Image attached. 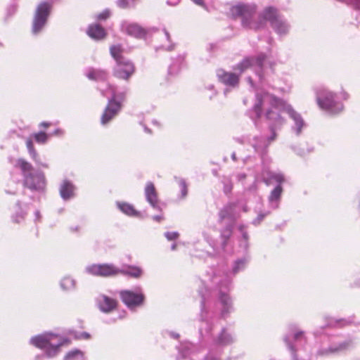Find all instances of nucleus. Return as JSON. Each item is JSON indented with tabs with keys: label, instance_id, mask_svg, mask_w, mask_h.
Segmentation results:
<instances>
[{
	"label": "nucleus",
	"instance_id": "7ed1b4c3",
	"mask_svg": "<svg viewBox=\"0 0 360 360\" xmlns=\"http://www.w3.org/2000/svg\"><path fill=\"white\" fill-rule=\"evenodd\" d=\"M30 341L36 347L44 349L50 357L56 356L63 345L58 336L53 334L37 335L33 337Z\"/></svg>",
	"mask_w": 360,
	"mask_h": 360
},
{
	"label": "nucleus",
	"instance_id": "c9c22d12",
	"mask_svg": "<svg viewBox=\"0 0 360 360\" xmlns=\"http://www.w3.org/2000/svg\"><path fill=\"white\" fill-rule=\"evenodd\" d=\"M278 32L279 33H285L286 31H287V25L286 24L283 22V26H282L281 25H278V27H274Z\"/></svg>",
	"mask_w": 360,
	"mask_h": 360
},
{
	"label": "nucleus",
	"instance_id": "2eb2a0df",
	"mask_svg": "<svg viewBox=\"0 0 360 360\" xmlns=\"http://www.w3.org/2000/svg\"><path fill=\"white\" fill-rule=\"evenodd\" d=\"M145 195L147 201L155 207L158 203V198L155 186L152 182H148L146 184L145 188Z\"/></svg>",
	"mask_w": 360,
	"mask_h": 360
},
{
	"label": "nucleus",
	"instance_id": "f3484780",
	"mask_svg": "<svg viewBox=\"0 0 360 360\" xmlns=\"http://www.w3.org/2000/svg\"><path fill=\"white\" fill-rule=\"evenodd\" d=\"M119 274L139 278L143 274V270L136 266H127L125 269H120Z\"/></svg>",
	"mask_w": 360,
	"mask_h": 360
},
{
	"label": "nucleus",
	"instance_id": "a878e982",
	"mask_svg": "<svg viewBox=\"0 0 360 360\" xmlns=\"http://www.w3.org/2000/svg\"><path fill=\"white\" fill-rule=\"evenodd\" d=\"M60 285L64 290H68L75 288V282L70 277H65L61 280Z\"/></svg>",
	"mask_w": 360,
	"mask_h": 360
},
{
	"label": "nucleus",
	"instance_id": "aec40b11",
	"mask_svg": "<svg viewBox=\"0 0 360 360\" xmlns=\"http://www.w3.org/2000/svg\"><path fill=\"white\" fill-rule=\"evenodd\" d=\"M236 206V204L233 202L228 203L224 206L219 212V220L221 221L226 219L231 218L233 214Z\"/></svg>",
	"mask_w": 360,
	"mask_h": 360
},
{
	"label": "nucleus",
	"instance_id": "f03ea898",
	"mask_svg": "<svg viewBox=\"0 0 360 360\" xmlns=\"http://www.w3.org/2000/svg\"><path fill=\"white\" fill-rule=\"evenodd\" d=\"M267 101L271 107L285 111L289 116L295 121L297 127V131L300 133L304 123L300 114H298L292 107L288 104L285 101L271 94L264 91L256 95V102L253 106V111L257 118L261 117L263 112V105Z\"/></svg>",
	"mask_w": 360,
	"mask_h": 360
},
{
	"label": "nucleus",
	"instance_id": "c85d7f7f",
	"mask_svg": "<svg viewBox=\"0 0 360 360\" xmlns=\"http://www.w3.org/2000/svg\"><path fill=\"white\" fill-rule=\"evenodd\" d=\"M33 136L36 142L41 144L45 143L48 140V135L44 131L35 133L33 134Z\"/></svg>",
	"mask_w": 360,
	"mask_h": 360
},
{
	"label": "nucleus",
	"instance_id": "f704fd0d",
	"mask_svg": "<svg viewBox=\"0 0 360 360\" xmlns=\"http://www.w3.org/2000/svg\"><path fill=\"white\" fill-rule=\"evenodd\" d=\"M165 237L169 240H174L179 237V233L176 232H167L165 233Z\"/></svg>",
	"mask_w": 360,
	"mask_h": 360
},
{
	"label": "nucleus",
	"instance_id": "c756f323",
	"mask_svg": "<svg viewBox=\"0 0 360 360\" xmlns=\"http://www.w3.org/2000/svg\"><path fill=\"white\" fill-rule=\"evenodd\" d=\"M111 13L109 9H105L101 13H98L96 16V20L99 21L106 20L108 18L110 17Z\"/></svg>",
	"mask_w": 360,
	"mask_h": 360
},
{
	"label": "nucleus",
	"instance_id": "473e14b6",
	"mask_svg": "<svg viewBox=\"0 0 360 360\" xmlns=\"http://www.w3.org/2000/svg\"><path fill=\"white\" fill-rule=\"evenodd\" d=\"M255 58V64H257L259 67L262 68L263 65V63L266 59V56L264 54H260L257 58Z\"/></svg>",
	"mask_w": 360,
	"mask_h": 360
},
{
	"label": "nucleus",
	"instance_id": "bb28decb",
	"mask_svg": "<svg viewBox=\"0 0 360 360\" xmlns=\"http://www.w3.org/2000/svg\"><path fill=\"white\" fill-rule=\"evenodd\" d=\"M283 192V188L281 185H278L271 192L269 195V200L270 201H276L278 200Z\"/></svg>",
	"mask_w": 360,
	"mask_h": 360
},
{
	"label": "nucleus",
	"instance_id": "58836bf2",
	"mask_svg": "<svg viewBox=\"0 0 360 360\" xmlns=\"http://www.w3.org/2000/svg\"><path fill=\"white\" fill-rule=\"evenodd\" d=\"M26 146L28 149V151H30L33 149H34V146L33 144V142L31 139H27L26 141Z\"/></svg>",
	"mask_w": 360,
	"mask_h": 360
},
{
	"label": "nucleus",
	"instance_id": "a211bd4d",
	"mask_svg": "<svg viewBox=\"0 0 360 360\" xmlns=\"http://www.w3.org/2000/svg\"><path fill=\"white\" fill-rule=\"evenodd\" d=\"M118 208L127 215L130 217H141L139 212L135 210L132 205L127 202H117Z\"/></svg>",
	"mask_w": 360,
	"mask_h": 360
},
{
	"label": "nucleus",
	"instance_id": "a19ab883",
	"mask_svg": "<svg viewBox=\"0 0 360 360\" xmlns=\"http://www.w3.org/2000/svg\"><path fill=\"white\" fill-rule=\"evenodd\" d=\"M29 153H30V156L32 157V158L34 161H37V158H38V154H37V151H36L35 148H34V149H33V150H30V151H29Z\"/></svg>",
	"mask_w": 360,
	"mask_h": 360
},
{
	"label": "nucleus",
	"instance_id": "4468645a",
	"mask_svg": "<svg viewBox=\"0 0 360 360\" xmlns=\"http://www.w3.org/2000/svg\"><path fill=\"white\" fill-rule=\"evenodd\" d=\"M88 36L96 40H101L105 38L107 32L105 30L98 24L90 25L87 29Z\"/></svg>",
	"mask_w": 360,
	"mask_h": 360
},
{
	"label": "nucleus",
	"instance_id": "39448f33",
	"mask_svg": "<svg viewBox=\"0 0 360 360\" xmlns=\"http://www.w3.org/2000/svg\"><path fill=\"white\" fill-rule=\"evenodd\" d=\"M51 9V5L48 2H42L37 6L32 25V32L34 34L40 32L45 25Z\"/></svg>",
	"mask_w": 360,
	"mask_h": 360
},
{
	"label": "nucleus",
	"instance_id": "a18cd8bd",
	"mask_svg": "<svg viewBox=\"0 0 360 360\" xmlns=\"http://www.w3.org/2000/svg\"><path fill=\"white\" fill-rule=\"evenodd\" d=\"M40 125L43 127L48 128L50 127L51 124L46 122H43L40 124Z\"/></svg>",
	"mask_w": 360,
	"mask_h": 360
},
{
	"label": "nucleus",
	"instance_id": "20e7f679",
	"mask_svg": "<svg viewBox=\"0 0 360 360\" xmlns=\"http://www.w3.org/2000/svg\"><path fill=\"white\" fill-rule=\"evenodd\" d=\"M109 88L111 91L112 98L109 100L101 117V123L103 125L109 123L117 115L122 108L120 101H123L125 96L124 93L116 95L115 88L112 86L110 85Z\"/></svg>",
	"mask_w": 360,
	"mask_h": 360
},
{
	"label": "nucleus",
	"instance_id": "6ab92c4d",
	"mask_svg": "<svg viewBox=\"0 0 360 360\" xmlns=\"http://www.w3.org/2000/svg\"><path fill=\"white\" fill-rule=\"evenodd\" d=\"M124 49L121 45H112L110 48V53L117 64L127 60L122 55Z\"/></svg>",
	"mask_w": 360,
	"mask_h": 360
},
{
	"label": "nucleus",
	"instance_id": "cd10ccee",
	"mask_svg": "<svg viewBox=\"0 0 360 360\" xmlns=\"http://www.w3.org/2000/svg\"><path fill=\"white\" fill-rule=\"evenodd\" d=\"M346 347V345H340L337 348H329V349H323V350H319L317 352V354L319 356H324V355H328L330 353H335V352H338L339 350H341V349H343Z\"/></svg>",
	"mask_w": 360,
	"mask_h": 360
},
{
	"label": "nucleus",
	"instance_id": "4be33fe9",
	"mask_svg": "<svg viewBox=\"0 0 360 360\" xmlns=\"http://www.w3.org/2000/svg\"><path fill=\"white\" fill-rule=\"evenodd\" d=\"M73 192H74V186L71 183H70L68 181H65L62 184V186L60 187V195L63 198H64V199L70 198L72 196H73Z\"/></svg>",
	"mask_w": 360,
	"mask_h": 360
},
{
	"label": "nucleus",
	"instance_id": "9d476101",
	"mask_svg": "<svg viewBox=\"0 0 360 360\" xmlns=\"http://www.w3.org/2000/svg\"><path fill=\"white\" fill-rule=\"evenodd\" d=\"M219 81L226 86L236 87L240 82V75L233 72H226L224 70H219L217 72Z\"/></svg>",
	"mask_w": 360,
	"mask_h": 360
},
{
	"label": "nucleus",
	"instance_id": "c03bdc74",
	"mask_svg": "<svg viewBox=\"0 0 360 360\" xmlns=\"http://www.w3.org/2000/svg\"><path fill=\"white\" fill-rule=\"evenodd\" d=\"M353 4L356 8L360 9V0H354Z\"/></svg>",
	"mask_w": 360,
	"mask_h": 360
},
{
	"label": "nucleus",
	"instance_id": "4c0bfd02",
	"mask_svg": "<svg viewBox=\"0 0 360 360\" xmlns=\"http://www.w3.org/2000/svg\"><path fill=\"white\" fill-rule=\"evenodd\" d=\"M304 337V332L303 331H301V330H299V331H297L295 334H294V339L295 340H299L302 338H303Z\"/></svg>",
	"mask_w": 360,
	"mask_h": 360
},
{
	"label": "nucleus",
	"instance_id": "ddd939ff",
	"mask_svg": "<svg viewBox=\"0 0 360 360\" xmlns=\"http://www.w3.org/2000/svg\"><path fill=\"white\" fill-rule=\"evenodd\" d=\"M127 34L136 38H143L146 35V30L136 23H129L124 25Z\"/></svg>",
	"mask_w": 360,
	"mask_h": 360
},
{
	"label": "nucleus",
	"instance_id": "0eeeda50",
	"mask_svg": "<svg viewBox=\"0 0 360 360\" xmlns=\"http://www.w3.org/2000/svg\"><path fill=\"white\" fill-rule=\"evenodd\" d=\"M317 103L321 108L331 112L335 110H341L342 108V105L336 102L335 94L326 90L321 92V95L317 98Z\"/></svg>",
	"mask_w": 360,
	"mask_h": 360
},
{
	"label": "nucleus",
	"instance_id": "6e6552de",
	"mask_svg": "<svg viewBox=\"0 0 360 360\" xmlns=\"http://www.w3.org/2000/svg\"><path fill=\"white\" fill-rule=\"evenodd\" d=\"M122 301L129 308L141 306L145 300L141 292H134L131 290H122L120 292Z\"/></svg>",
	"mask_w": 360,
	"mask_h": 360
},
{
	"label": "nucleus",
	"instance_id": "ea45409f",
	"mask_svg": "<svg viewBox=\"0 0 360 360\" xmlns=\"http://www.w3.org/2000/svg\"><path fill=\"white\" fill-rule=\"evenodd\" d=\"M349 324V322L345 320H338V321H336V325L338 327H344V326H347Z\"/></svg>",
	"mask_w": 360,
	"mask_h": 360
},
{
	"label": "nucleus",
	"instance_id": "5701e85b",
	"mask_svg": "<svg viewBox=\"0 0 360 360\" xmlns=\"http://www.w3.org/2000/svg\"><path fill=\"white\" fill-rule=\"evenodd\" d=\"M88 78L94 80H105L107 79L108 74L103 70H91L87 74Z\"/></svg>",
	"mask_w": 360,
	"mask_h": 360
},
{
	"label": "nucleus",
	"instance_id": "9b49d317",
	"mask_svg": "<svg viewBox=\"0 0 360 360\" xmlns=\"http://www.w3.org/2000/svg\"><path fill=\"white\" fill-rule=\"evenodd\" d=\"M118 304L117 300L105 295H101L98 299V306L104 313H110L116 309Z\"/></svg>",
	"mask_w": 360,
	"mask_h": 360
},
{
	"label": "nucleus",
	"instance_id": "7c9ffc66",
	"mask_svg": "<svg viewBox=\"0 0 360 360\" xmlns=\"http://www.w3.org/2000/svg\"><path fill=\"white\" fill-rule=\"evenodd\" d=\"M179 186L181 191V198H184L186 197L188 194V187L187 184H186L185 181L181 180L179 182Z\"/></svg>",
	"mask_w": 360,
	"mask_h": 360
},
{
	"label": "nucleus",
	"instance_id": "b1692460",
	"mask_svg": "<svg viewBox=\"0 0 360 360\" xmlns=\"http://www.w3.org/2000/svg\"><path fill=\"white\" fill-rule=\"evenodd\" d=\"M265 117L267 120H273L281 125L285 122V119L279 113H276L272 109H268L266 111Z\"/></svg>",
	"mask_w": 360,
	"mask_h": 360
},
{
	"label": "nucleus",
	"instance_id": "49530a36",
	"mask_svg": "<svg viewBox=\"0 0 360 360\" xmlns=\"http://www.w3.org/2000/svg\"><path fill=\"white\" fill-rule=\"evenodd\" d=\"M196 4L201 5L203 2L202 0H193Z\"/></svg>",
	"mask_w": 360,
	"mask_h": 360
},
{
	"label": "nucleus",
	"instance_id": "423d86ee",
	"mask_svg": "<svg viewBox=\"0 0 360 360\" xmlns=\"http://www.w3.org/2000/svg\"><path fill=\"white\" fill-rule=\"evenodd\" d=\"M88 272L95 276L113 277L119 275L120 269L112 264H94L87 268Z\"/></svg>",
	"mask_w": 360,
	"mask_h": 360
},
{
	"label": "nucleus",
	"instance_id": "79ce46f5",
	"mask_svg": "<svg viewBox=\"0 0 360 360\" xmlns=\"http://www.w3.org/2000/svg\"><path fill=\"white\" fill-rule=\"evenodd\" d=\"M233 189V184L231 183L229 185L225 186L224 187V191L225 193H230Z\"/></svg>",
	"mask_w": 360,
	"mask_h": 360
},
{
	"label": "nucleus",
	"instance_id": "dca6fc26",
	"mask_svg": "<svg viewBox=\"0 0 360 360\" xmlns=\"http://www.w3.org/2000/svg\"><path fill=\"white\" fill-rule=\"evenodd\" d=\"M264 180L267 185H270L274 183H277L278 185H281V184L285 181V179L281 173L267 171L264 174Z\"/></svg>",
	"mask_w": 360,
	"mask_h": 360
},
{
	"label": "nucleus",
	"instance_id": "e433bc0d",
	"mask_svg": "<svg viewBox=\"0 0 360 360\" xmlns=\"http://www.w3.org/2000/svg\"><path fill=\"white\" fill-rule=\"evenodd\" d=\"M271 131L272 134L270 137L268 138V140H267L269 144H270L272 141H274L277 137V134L275 131L274 127H271Z\"/></svg>",
	"mask_w": 360,
	"mask_h": 360
},
{
	"label": "nucleus",
	"instance_id": "412c9836",
	"mask_svg": "<svg viewBox=\"0 0 360 360\" xmlns=\"http://www.w3.org/2000/svg\"><path fill=\"white\" fill-rule=\"evenodd\" d=\"M255 64L254 58H245L240 63L233 68V70H238L240 74L250 68Z\"/></svg>",
	"mask_w": 360,
	"mask_h": 360
},
{
	"label": "nucleus",
	"instance_id": "1a4fd4ad",
	"mask_svg": "<svg viewBox=\"0 0 360 360\" xmlns=\"http://www.w3.org/2000/svg\"><path fill=\"white\" fill-rule=\"evenodd\" d=\"M135 72V67L134 64L128 60H125L122 63L117 64L114 70L113 75L118 79L128 80L129 78Z\"/></svg>",
	"mask_w": 360,
	"mask_h": 360
},
{
	"label": "nucleus",
	"instance_id": "37998d69",
	"mask_svg": "<svg viewBox=\"0 0 360 360\" xmlns=\"http://www.w3.org/2000/svg\"><path fill=\"white\" fill-rule=\"evenodd\" d=\"M153 219L158 222H160L164 220V217L162 215H155L153 217Z\"/></svg>",
	"mask_w": 360,
	"mask_h": 360
},
{
	"label": "nucleus",
	"instance_id": "f8f14e48",
	"mask_svg": "<svg viewBox=\"0 0 360 360\" xmlns=\"http://www.w3.org/2000/svg\"><path fill=\"white\" fill-rule=\"evenodd\" d=\"M45 182L44 177L37 176L33 173L25 174L24 177V186L31 190H39L44 186Z\"/></svg>",
	"mask_w": 360,
	"mask_h": 360
},
{
	"label": "nucleus",
	"instance_id": "2f4dec72",
	"mask_svg": "<svg viewBox=\"0 0 360 360\" xmlns=\"http://www.w3.org/2000/svg\"><path fill=\"white\" fill-rule=\"evenodd\" d=\"M82 355H83V354L80 350L75 349V350L68 352L65 356L64 360H70V359L76 358L78 356H82Z\"/></svg>",
	"mask_w": 360,
	"mask_h": 360
},
{
	"label": "nucleus",
	"instance_id": "393cba45",
	"mask_svg": "<svg viewBox=\"0 0 360 360\" xmlns=\"http://www.w3.org/2000/svg\"><path fill=\"white\" fill-rule=\"evenodd\" d=\"M18 166L20 168L23 173V176L25 177V174L32 173L33 167L32 165L24 159L20 158L18 160Z\"/></svg>",
	"mask_w": 360,
	"mask_h": 360
},
{
	"label": "nucleus",
	"instance_id": "de8ad7c7",
	"mask_svg": "<svg viewBox=\"0 0 360 360\" xmlns=\"http://www.w3.org/2000/svg\"><path fill=\"white\" fill-rule=\"evenodd\" d=\"M264 215H263V214H260V215H259V217H258V220H259V221H261L264 219Z\"/></svg>",
	"mask_w": 360,
	"mask_h": 360
},
{
	"label": "nucleus",
	"instance_id": "f257e3e1",
	"mask_svg": "<svg viewBox=\"0 0 360 360\" xmlns=\"http://www.w3.org/2000/svg\"><path fill=\"white\" fill-rule=\"evenodd\" d=\"M255 13L256 7L255 6L238 4L233 6L230 9L231 15L233 18H240L243 26L250 29L259 30L264 27L266 21H269L273 27H277L278 24L283 26V21L274 7L265 8L258 19L253 20Z\"/></svg>",
	"mask_w": 360,
	"mask_h": 360
},
{
	"label": "nucleus",
	"instance_id": "72a5a7b5",
	"mask_svg": "<svg viewBox=\"0 0 360 360\" xmlns=\"http://www.w3.org/2000/svg\"><path fill=\"white\" fill-rule=\"evenodd\" d=\"M220 300L224 306H229L231 304V300L227 295L222 294L220 297Z\"/></svg>",
	"mask_w": 360,
	"mask_h": 360
}]
</instances>
